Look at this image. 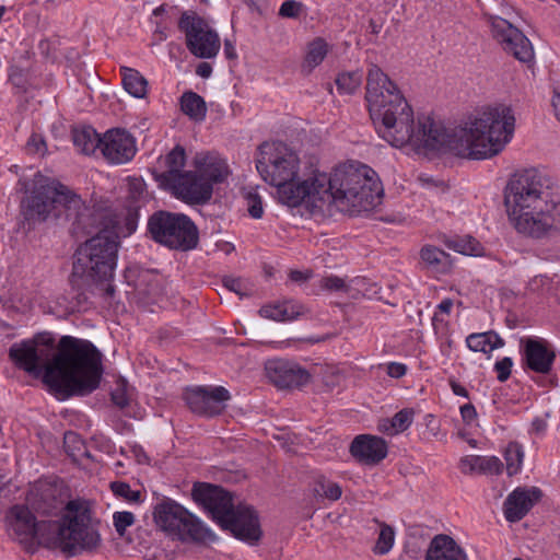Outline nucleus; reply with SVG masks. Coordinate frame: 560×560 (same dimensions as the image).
<instances>
[{
	"label": "nucleus",
	"mask_w": 560,
	"mask_h": 560,
	"mask_svg": "<svg viewBox=\"0 0 560 560\" xmlns=\"http://www.w3.org/2000/svg\"><path fill=\"white\" fill-rule=\"evenodd\" d=\"M394 107L372 118L377 135L390 145L415 150L451 151L456 155L485 160L499 154L511 140L515 117L505 105L487 107L467 117L454 129L430 116L415 120L407 100L397 98Z\"/></svg>",
	"instance_id": "1"
},
{
	"label": "nucleus",
	"mask_w": 560,
	"mask_h": 560,
	"mask_svg": "<svg viewBox=\"0 0 560 560\" xmlns=\"http://www.w3.org/2000/svg\"><path fill=\"white\" fill-rule=\"evenodd\" d=\"M14 364L39 376L63 398L85 396L94 392L103 374L102 353L89 340L62 336L55 347L49 332L15 342L9 350Z\"/></svg>",
	"instance_id": "2"
},
{
	"label": "nucleus",
	"mask_w": 560,
	"mask_h": 560,
	"mask_svg": "<svg viewBox=\"0 0 560 560\" xmlns=\"http://www.w3.org/2000/svg\"><path fill=\"white\" fill-rule=\"evenodd\" d=\"M504 205L509 220L518 233L540 238L555 229L560 186L548 174L527 168L508 182Z\"/></svg>",
	"instance_id": "3"
},
{
	"label": "nucleus",
	"mask_w": 560,
	"mask_h": 560,
	"mask_svg": "<svg viewBox=\"0 0 560 560\" xmlns=\"http://www.w3.org/2000/svg\"><path fill=\"white\" fill-rule=\"evenodd\" d=\"M25 196L21 213L28 228L54 220L69 222L73 233H91L103 226L104 213L89 207L68 186L39 172L32 179H20Z\"/></svg>",
	"instance_id": "4"
},
{
	"label": "nucleus",
	"mask_w": 560,
	"mask_h": 560,
	"mask_svg": "<svg viewBox=\"0 0 560 560\" xmlns=\"http://www.w3.org/2000/svg\"><path fill=\"white\" fill-rule=\"evenodd\" d=\"M194 500L211 515L224 530L250 545L261 537L258 515L246 504L234 505L232 494L222 487L197 483L192 489Z\"/></svg>",
	"instance_id": "5"
},
{
	"label": "nucleus",
	"mask_w": 560,
	"mask_h": 560,
	"mask_svg": "<svg viewBox=\"0 0 560 560\" xmlns=\"http://www.w3.org/2000/svg\"><path fill=\"white\" fill-rule=\"evenodd\" d=\"M331 175L339 212L370 211L381 202L382 183L370 166L351 163L337 167Z\"/></svg>",
	"instance_id": "6"
},
{
	"label": "nucleus",
	"mask_w": 560,
	"mask_h": 560,
	"mask_svg": "<svg viewBox=\"0 0 560 560\" xmlns=\"http://www.w3.org/2000/svg\"><path fill=\"white\" fill-rule=\"evenodd\" d=\"M331 175L339 212L370 211L381 202L382 183L370 166L351 163L337 167Z\"/></svg>",
	"instance_id": "7"
},
{
	"label": "nucleus",
	"mask_w": 560,
	"mask_h": 560,
	"mask_svg": "<svg viewBox=\"0 0 560 560\" xmlns=\"http://www.w3.org/2000/svg\"><path fill=\"white\" fill-rule=\"evenodd\" d=\"M45 540L48 548H60L71 556L96 550L102 539L96 523L92 520L88 502L69 501L61 522L52 521L50 534L45 537Z\"/></svg>",
	"instance_id": "8"
},
{
	"label": "nucleus",
	"mask_w": 560,
	"mask_h": 560,
	"mask_svg": "<svg viewBox=\"0 0 560 560\" xmlns=\"http://www.w3.org/2000/svg\"><path fill=\"white\" fill-rule=\"evenodd\" d=\"M119 246L118 234L108 229L100 232L79 246L73 261V276L92 282L113 279Z\"/></svg>",
	"instance_id": "9"
},
{
	"label": "nucleus",
	"mask_w": 560,
	"mask_h": 560,
	"mask_svg": "<svg viewBox=\"0 0 560 560\" xmlns=\"http://www.w3.org/2000/svg\"><path fill=\"white\" fill-rule=\"evenodd\" d=\"M332 175L316 173L293 187L281 190V202L289 207H304L314 217H330L337 210V197L332 191Z\"/></svg>",
	"instance_id": "10"
},
{
	"label": "nucleus",
	"mask_w": 560,
	"mask_h": 560,
	"mask_svg": "<svg viewBox=\"0 0 560 560\" xmlns=\"http://www.w3.org/2000/svg\"><path fill=\"white\" fill-rule=\"evenodd\" d=\"M148 233L155 243L173 250L188 252L199 243L197 225L184 213L154 212L148 220Z\"/></svg>",
	"instance_id": "11"
},
{
	"label": "nucleus",
	"mask_w": 560,
	"mask_h": 560,
	"mask_svg": "<svg viewBox=\"0 0 560 560\" xmlns=\"http://www.w3.org/2000/svg\"><path fill=\"white\" fill-rule=\"evenodd\" d=\"M256 168L266 183L278 188L281 201V190L295 184L300 159L296 152L283 142H265L259 147Z\"/></svg>",
	"instance_id": "12"
},
{
	"label": "nucleus",
	"mask_w": 560,
	"mask_h": 560,
	"mask_svg": "<svg viewBox=\"0 0 560 560\" xmlns=\"http://www.w3.org/2000/svg\"><path fill=\"white\" fill-rule=\"evenodd\" d=\"M153 517L155 524L180 540L197 542H211L215 535L197 517L174 500L164 498L154 506Z\"/></svg>",
	"instance_id": "13"
},
{
	"label": "nucleus",
	"mask_w": 560,
	"mask_h": 560,
	"mask_svg": "<svg viewBox=\"0 0 560 560\" xmlns=\"http://www.w3.org/2000/svg\"><path fill=\"white\" fill-rule=\"evenodd\" d=\"M178 28L185 34L186 46L196 57L210 59L218 55L221 43L218 33L195 12H184Z\"/></svg>",
	"instance_id": "14"
},
{
	"label": "nucleus",
	"mask_w": 560,
	"mask_h": 560,
	"mask_svg": "<svg viewBox=\"0 0 560 560\" xmlns=\"http://www.w3.org/2000/svg\"><path fill=\"white\" fill-rule=\"evenodd\" d=\"M406 100L397 84L383 70L371 65L366 75L365 100L371 119L393 108L394 102Z\"/></svg>",
	"instance_id": "15"
},
{
	"label": "nucleus",
	"mask_w": 560,
	"mask_h": 560,
	"mask_svg": "<svg viewBox=\"0 0 560 560\" xmlns=\"http://www.w3.org/2000/svg\"><path fill=\"white\" fill-rule=\"evenodd\" d=\"M7 518L10 532L21 542L36 540L47 547L45 537L50 534L52 521H36L30 509L24 505L12 506Z\"/></svg>",
	"instance_id": "16"
},
{
	"label": "nucleus",
	"mask_w": 560,
	"mask_h": 560,
	"mask_svg": "<svg viewBox=\"0 0 560 560\" xmlns=\"http://www.w3.org/2000/svg\"><path fill=\"white\" fill-rule=\"evenodd\" d=\"M493 38L503 50L522 62H530L534 49L528 38L505 19L490 15L488 19Z\"/></svg>",
	"instance_id": "17"
},
{
	"label": "nucleus",
	"mask_w": 560,
	"mask_h": 560,
	"mask_svg": "<svg viewBox=\"0 0 560 560\" xmlns=\"http://www.w3.org/2000/svg\"><path fill=\"white\" fill-rule=\"evenodd\" d=\"M184 399L194 413L213 417L225 410L231 395L223 386H194L185 390Z\"/></svg>",
	"instance_id": "18"
},
{
	"label": "nucleus",
	"mask_w": 560,
	"mask_h": 560,
	"mask_svg": "<svg viewBox=\"0 0 560 560\" xmlns=\"http://www.w3.org/2000/svg\"><path fill=\"white\" fill-rule=\"evenodd\" d=\"M101 152L110 164H124L137 152L135 138L125 129H110L103 135Z\"/></svg>",
	"instance_id": "19"
},
{
	"label": "nucleus",
	"mask_w": 560,
	"mask_h": 560,
	"mask_svg": "<svg viewBox=\"0 0 560 560\" xmlns=\"http://www.w3.org/2000/svg\"><path fill=\"white\" fill-rule=\"evenodd\" d=\"M265 370L269 381L280 389L301 388L311 382L308 371L285 360H270Z\"/></svg>",
	"instance_id": "20"
},
{
	"label": "nucleus",
	"mask_w": 560,
	"mask_h": 560,
	"mask_svg": "<svg viewBox=\"0 0 560 560\" xmlns=\"http://www.w3.org/2000/svg\"><path fill=\"white\" fill-rule=\"evenodd\" d=\"M165 190L188 205H205L212 197V187L194 171H186Z\"/></svg>",
	"instance_id": "21"
},
{
	"label": "nucleus",
	"mask_w": 560,
	"mask_h": 560,
	"mask_svg": "<svg viewBox=\"0 0 560 560\" xmlns=\"http://www.w3.org/2000/svg\"><path fill=\"white\" fill-rule=\"evenodd\" d=\"M27 502L37 513L56 514L65 503L62 486L58 482L39 480L32 486Z\"/></svg>",
	"instance_id": "22"
},
{
	"label": "nucleus",
	"mask_w": 560,
	"mask_h": 560,
	"mask_svg": "<svg viewBox=\"0 0 560 560\" xmlns=\"http://www.w3.org/2000/svg\"><path fill=\"white\" fill-rule=\"evenodd\" d=\"M521 343L526 366L536 373L548 374L556 359V354L548 348V343L536 338L522 339Z\"/></svg>",
	"instance_id": "23"
},
{
	"label": "nucleus",
	"mask_w": 560,
	"mask_h": 560,
	"mask_svg": "<svg viewBox=\"0 0 560 560\" xmlns=\"http://www.w3.org/2000/svg\"><path fill=\"white\" fill-rule=\"evenodd\" d=\"M351 455L365 465H376L387 456L386 442L373 435H358L350 445Z\"/></svg>",
	"instance_id": "24"
},
{
	"label": "nucleus",
	"mask_w": 560,
	"mask_h": 560,
	"mask_svg": "<svg viewBox=\"0 0 560 560\" xmlns=\"http://www.w3.org/2000/svg\"><path fill=\"white\" fill-rule=\"evenodd\" d=\"M192 164L195 167L194 172L203 182H208L212 188L214 184L222 183L229 174L226 163L215 153H197Z\"/></svg>",
	"instance_id": "25"
},
{
	"label": "nucleus",
	"mask_w": 560,
	"mask_h": 560,
	"mask_svg": "<svg viewBox=\"0 0 560 560\" xmlns=\"http://www.w3.org/2000/svg\"><path fill=\"white\" fill-rule=\"evenodd\" d=\"M541 497L537 488L529 490L517 488L510 493L504 502V515L509 522L521 521Z\"/></svg>",
	"instance_id": "26"
},
{
	"label": "nucleus",
	"mask_w": 560,
	"mask_h": 560,
	"mask_svg": "<svg viewBox=\"0 0 560 560\" xmlns=\"http://www.w3.org/2000/svg\"><path fill=\"white\" fill-rule=\"evenodd\" d=\"M165 170L153 172V177L164 190L183 175L186 163V153L183 147L176 145L164 159Z\"/></svg>",
	"instance_id": "27"
},
{
	"label": "nucleus",
	"mask_w": 560,
	"mask_h": 560,
	"mask_svg": "<svg viewBox=\"0 0 560 560\" xmlns=\"http://www.w3.org/2000/svg\"><path fill=\"white\" fill-rule=\"evenodd\" d=\"M424 560H467V556L451 536L440 534L431 540Z\"/></svg>",
	"instance_id": "28"
},
{
	"label": "nucleus",
	"mask_w": 560,
	"mask_h": 560,
	"mask_svg": "<svg viewBox=\"0 0 560 560\" xmlns=\"http://www.w3.org/2000/svg\"><path fill=\"white\" fill-rule=\"evenodd\" d=\"M459 467L463 474L499 475L503 464L497 456L468 455L460 459Z\"/></svg>",
	"instance_id": "29"
},
{
	"label": "nucleus",
	"mask_w": 560,
	"mask_h": 560,
	"mask_svg": "<svg viewBox=\"0 0 560 560\" xmlns=\"http://www.w3.org/2000/svg\"><path fill=\"white\" fill-rule=\"evenodd\" d=\"M303 313V306L293 301L265 305L259 310L260 316L272 320H293Z\"/></svg>",
	"instance_id": "30"
},
{
	"label": "nucleus",
	"mask_w": 560,
	"mask_h": 560,
	"mask_svg": "<svg viewBox=\"0 0 560 560\" xmlns=\"http://www.w3.org/2000/svg\"><path fill=\"white\" fill-rule=\"evenodd\" d=\"M72 140L79 152L90 155L96 149L101 150L103 137H100L91 126H83L72 130Z\"/></svg>",
	"instance_id": "31"
},
{
	"label": "nucleus",
	"mask_w": 560,
	"mask_h": 560,
	"mask_svg": "<svg viewBox=\"0 0 560 560\" xmlns=\"http://www.w3.org/2000/svg\"><path fill=\"white\" fill-rule=\"evenodd\" d=\"M467 347L475 352L489 353L504 346V340L494 331L470 334L466 338Z\"/></svg>",
	"instance_id": "32"
},
{
	"label": "nucleus",
	"mask_w": 560,
	"mask_h": 560,
	"mask_svg": "<svg viewBox=\"0 0 560 560\" xmlns=\"http://www.w3.org/2000/svg\"><path fill=\"white\" fill-rule=\"evenodd\" d=\"M328 54V44L325 39L317 37L312 40L306 48L305 57L302 63V71L311 73L319 66Z\"/></svg>",
	"instance_id": "33"
},
{
	"label": "nucleus",
	"mask_w": 560,
	"mask_h": 560,
	"mask_svg": "<svg viewBox=\"0 0 560 560\" xmlns=\"http://www.w3.org/2000/svg\"><path fill=\"white\" fill-rule=\"evenodd\" d=\"M124 89L133 97L143 98L148 93V81L137 70L128 67H120Z\"/></svg>",
	"instance_id": "34"
},
{
	"label": "nucleus",
	"mask_w": 560,
	"mask_h": 560,
	"mask_svg": "<svg viewBox=\"0 0 560 560\" xmlns=\"http://www.w3.org/2000/svg\"><path fill=\"white\" fill-rule=\"evenodd\" d=\"M180 108L185 115L195 121H202L207 115L205 100L192 91H187L180 96Z\"/></svg>",
	"instance_id": "35"
},
{
	"label": "nucleus",
	"mask_w": 560,
	"mask_h": 560,
	"mask_svg": "<svg viewBox=\"0 0 560 560\" xmlns=\"http://www.w3.org/2000/svg\"><path fill=\"white\" fill-rule=\"evenodd\" d=\"M413 411L402 409L398 411L390 420H383L380 429L388 435H395L406 431L412 423Z\"/></svg>",
	"instance_id": "36"
},
{
	"label": "nucleus",
	"mask_w": 560,
	"mask_h": 560,
	"mask_svg": "<svg viewBox=\"0 0 560 560\" xmlns=\"http://www.w3.org/2000/svg\"><path fill=\"white\" fill-rule=\"evenodd\" d=\"M313 494L315 498L337 501L342 494L341 487L324 476L315 478L313 483Z\"/></svg>",
	"instance_id": "37"
},
{
	"label": "nucleus",
	"mask_w": 560,
	"mask_h": 560,
	"mask_svg": "<svg viewBox=\"0 0 560 560\" xmlns=\"http://www.w3.org/2000/svg\"><path fill=\"white\" fill-rule=\"evenodd\" d=\"M420 257L427 267L440 271L447 267L450 256L435 246L427 245L422 247Z\"/></svg>",
	"instance_id": "38"
},
{
	"label": "nucleus",
	"mask_w": 560,
	"mask_h": 560,
	"mask_svg": "<svg viewBox=\"0 0 560 560\" xmlns=\"http://www.w3.org/2000/svg\"><path fill=\"white\" fill-rule=\"evenodd\" d=\"M363 74L361 71L342 72L336 79L337 90L341 94H353L361 85Z\"/></svg>",
	"instance_id": "39"
},
{
	"label": "nucleus",
	"mask_w": 560,
	"mask_h": 560,
	"mask_svg": "<svg viewBox=\"0 0 560 560\" xmlns=\"http://www.w3.org/2000/svg\"><path fill=\"white\" fill-rule=\"evenodd\" d=\"M524 458V452L522 446L516 443H510L504 452V459L506 463V471L509 476L517 474L522 467Z\"/></svg>",
	"instance_id": "40"
},
{
	"label": "nucleus",
	"mask_w": 560,
	"mask_h": 560,
	"mask_svg": "<svg viewBox=\"0 0 560 560\" xmlns=\"http://www.w3.org/2000/svg\"><path fill=\"white\" fill-rule=\"evenodd\" d=\"M110 490L113 493L124 499L129 503H141L142 502V493L139 490H132L129 483L124 481H113L110 482Z\"/></svg>",
	"instance_id": "41"
},
{
	"label": "nucleus",
	"mask_w": 560,
	"mask_h": 560,
	"mask_svg": "<svg viewBox=\"0 0 560 560\" xmlns=\"http://www.w3.org/2000/svg\"><path fill=\"white\" fill-rule=\"evenodd\" d=\"M395 533L394 529L387 524H381V530L376 540L374 552L376 555H386L389 552L394 545Z\"/></svg>",
	"instance_id": "42"
},
{
	"label": "nucleus",
	"mask_w": 560,
	"mask_h": 560,
	"mask_svg": "<svg viewBox=\"0 0 560 560\" xmlns=\"http://www.w3.org/2000/svg\"><path fill=\"white\" fill-rule=\"evenodd\" d=\"M223 285L231 292L236 293L241 298L247 296L252 292L249 283L241 278L224 277Z\"/></svg>",
	"instance_id": "43"
},
{
	"label": "nucleus",
	"mask_w": 560,
	"mask_h": 560,
	"mask_svg": "<svg viewBox=\"0 0 560 560\" xmlns=\"http://www.w3.org/2000/svg\"><path fill=\"white\" fill-rule=\"evenodd\" d=\"M247 211L254 219H260L264 213L262 200L257 191H248L245 196Z\"/></svg>",
	"instance_id": "44"
},
{
	"label": "nucleus",
	"mask_w": 560,
	"mask_h": 560,
	"mask_svg": "<svg viewBox=\"0 0 560 560\" xmlns=\"http://www.w3.org/2000/svg\"><path fill=\"white\" fill-rule=\"evenodd\" d=\"M136 518L133 513L128 511L115 512L113 515V523L116 532L122 536L126 529L135 523Z\"/></svg>",
	"instance_id": "45"
},
{
	"label": "nucleus",
	"mask_w": 560,
	"mask_h": 560,
	"mask_svg": "<svg viewBox=\"0 0 560 560\" xmlns=\"http://www.w3.org/2000/svg\"><path fill=\"white\" fill-rule=\"evenodd\" d=\"M26 150L31 154L44 156L47 153V144L43 136L32 133L26 142Z\"/></svg>",
	"instance_id": "46"
},
{
	"label": "nucleus",
	"mask_w": 560,
	"mask_h": 560,
	"mask_svg": "<svg viewBox=\"0 0 560 560\" xmlns=\"http://www.w3.org/2000/svg\"><path fill=\"white\" fill-rule=\"evenodd\" d=\"M319 287L327 291H348V284L346 283V281L337 276H328L323 278L319 282Z\"/></svg>",
	"instance_id": "47"
},
{
	"label": "nucleus",
	"mask_w": 560,
	"mask_h": 560,
	"mask_svg": "<svg viewBox=\"0 0 560 560\" xmlns=\"http://www.w3.org/2000/svg\"><path fill=\"white\" fill-rule=\"evenodd\" d=\"M303 4L295 0H287L284 1L280 9L279 15L282 18H298L302 11Z\"/></svg>",
	"instance_id": "48"
},
{
	"label": "nucleus",
	"mask_w": 560,
	"mask_h": 560,
	"mask_svg": "<svg viewBox=\"0 0 560 560\" xmlns=\"http://www.w3.org/2000/svg\"><path fill=\"white\" fill-rule=\"evenodd\" d=\"M512 366L513 361L509 357H505L495 362L494 370L498 373V380L500 382H505L510 377Z\"/></svg>",
	"instance_id": "49"
},
{
	"label": "nucleus",
	"mask_w": 560,
	"mask_h": 560,
	"mask_svg": "<svg viewBox=\"0 0 560 560\" xmlns=\"http://www.w3.org/2000/svg\"><path fill=\"white\" fill-rule=\"evenodd\" d=\"M453 248L464 255H478L479 243L474 240L454 242Z\"/></svg>",
	"instance_id": "50"
},
{
	"label": "nucleus",
	"mask_w": 560,
	"mask_h": 560,
	"mask_svg": "<svg viewBox=\"0 0 560 560\" xmlns=\"http://www.w3.org/2000/svg\"><path fill=\"white\" fill-rule=\"evenodd\" d=\"M460 416L465 423L470 424L477 418V411L472 404H465L460 407Z\"/></svg>",
	"instance_id": "51"
},
{
	"label": "nucleus",
	"mask_w": 560,
	"mask_h": 560,
	"mask_svg": "<svg viewBox=\"0 0 560 560\" xmlns=\"http://www.w3.org/2000/svg\"><path fill=\"white\" fill-rule=\"evenodd\" d=\"M129 192L132 199H138L144 190V184L140 179L132 178L128 183Z\"/></svg>",
	"instance_id": "52"
},
{
	"label": "nucleus",
	"mask_w": 560,
	"mask_h": 560,
	"mask_svg": "<svg viewBox=\"0 0 560 560\" xmlns=\"http://www.w3.org/2000/svg\"><path fill=\"white\" fill-rule=\"evenodd\" d=\"M406 371L407 369L404 364L396 362H392L387 368L388 375L395 378L404 376Z\"/></svg>",
	"instance_id": "53"
},
{
	"label": "nucleus",
	"mask_w": 560,
	"mask_h": 560,
	"mask_svg": "<svg viewBox=\"0 0 560 560\" xmlns=\"http://www.w3.org/2000/svg\"><path fill=\"white\" fill-rule=\"evenodd\" d=\"M70 443L78 444L77 450L80 451L81 448H84L83 443L78 439V435L75 433H66L65 434V444L68 447ZM82 455L89 456V453L83 450Z\"/></svg>",
	"instance_id": "54"
},
{
	"label": "nucleus",
	"mask_w": 560,
	"mask_h": 560,
	"mask_svg": "<svg viewBox=\"0 0 560 560\" xmlns=\"http://www.w3.org/2000/svg\"><path fill=\"white\" fill-rule=\"evenodd\" d=\"M112 400L115 405L120 408H124L128 405V399L124 390L117 389L112 393Z\"/></svg>",
	"instance_id": "55"
},
{
	"label": "nucleus",
	"mask_w": 560,
	"mask_h": 560,
	"mask_svg": "<svg viewBox=\"0 0 560 560\" xmlns=\"http://www.w3.org/2000/svg\"><path fill=\"white\" fill-rule=\"evenodd\" d=\"M340 381L341 375L339 374L338 371H331L330 375L324 378V383L329 389H332L334 387L338 386Z\"/></svg>",
	"instance_id": "56"
},
{
	"label": "nucleus",
	"mask_w": 560,
	"mask_h": 560,
	"mask_svg": "<svg viewBox=\"0 0 560 560\" xmlns=\"http://www.w3.org/2000/svg\"><path fill=\"white\" fill-rule=\"evenodd\" d=\"M196 73L201 78H209L212 73V67L208 62H201L197 66Z\"/></svg>",
	"instance_id": "57"
},
{
	"label": "nucleus",
	"mask_w": 560,
	"mask_h": 560,
	"mask_svg": "<svg viewBox=\"0 0 560 560\" xmlns=\"http://www.w3.org/2000/svg\"><path fill=\"white\" fill-rule=\"evenodd\" d=\"M450 385L455 395L462 396L465 398L469 397L467 389L464 386H462L459 383H457L455 380H450Z\"/></svg>",
	"instance_id": "58"
},
{
	"label": "nucleus",
	"mask_w": 560,
	"mask_h": 560,
	"mask_svg": "<svg viewBox=\"0 0 560 560\" xmlns=\"http://www.w3.org/2000/svg\"><path fill=\"white\" fill-rule=\"evenodd\" d=\"M289 277L293 282H304L311 277V273L300 270H291Z\"/></svg>",
	"instance_id": "59"
},
{
	"label": "nucleus",
	"mask_w": 560,
	"mask_h": 560,
	"mask_svg": "<svg viewBox=\"0 0 560 560\" xmlns=\"http://www.w3.org/2000/svg\"><path fill=\"white\" fill-rule=\"evenodd\" d=\"M224 55L228 59H235L237 57L236 50L229 39L224 42Z\"/></svg>",
	"instance_id": "60"
},
{
	"label": "nucleus",
	"mask_w": 560,
	"mask_h": 560,
	"mask_svg": "<svg viewBox=\"0 0 560 560\" xmlns=\"http://www.w3.org/2000/svg\"><path fill=\"white\" fill-rule=\"evenodd\" d=\"M267 0H246V3L252 10L261 12V10L265 8Z\"/></svg>",
	"instance_id": "61"
},
{
	"label": "nucleus",
	"mask_w": 560,
	"mask_h": 560,
	"mask_svg": "<svg viewBox=\"0 0 560 560\" xmlns=\"http://www.w3.org/2000/svg\"><path fill=\"white\" fill-rule=\"evenodd\" d=\"M453 307V301L451 299L443 300L439 305L438 308L445 314H448Z\"/></svg>",
	"instance_id": "62"
},
{
	"label": "nucleus",
	"mask_w": 560,
	"mask_h": 560,
	"mask_svg": "<svg viewBox=\"0 0 560 560\" xmlns=\"http://www.w3.org/2000/svg\"><path fill=\"white\" fill-rule=\"evenodd\" d=\"M552 106L557 118L560 120V93H557L552 98Z\"/></svg>",
	"instance_id": "63"
},
{
	"label": "nucleus",
	"mask_w": 560,
	"mask_h": 560,
	"mask_svg": "<svg viewBox=\"0 0 560 560\" xmlns=\"http://www.w3.org/2000/svg\"><path fill=\"white\" fill-rule=\"evenodd\" d=\"M108 281H109V280L104 281V282L106 283V287H105V294H106L107 296H112V295L114 294V292H115V289H114V285H113V284H110Z\"/></svg>",
	"instance_id": "64"
}]
</instances>
